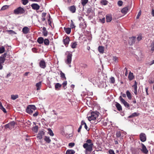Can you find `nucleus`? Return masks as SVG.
Returning <instances> with one entry per match:
<instances>
[{"mask_svg":"<svg viewBox=\"0 0 154 154\" xmlns=\"http://www.w3.org/2000/svg\"><path fill=\"white\" fill-rule=\"evenodd\" d=\"M86 143H84L83 145V147L85 149V154H91L93 150V143L92 140L90 139H88L86 140Z\"/></svg>","mask_w":154,"mask_h":154,"instance_id":"nucleus-1","label":"nucleus"},{"mask_svg":"<svg viewBox=\"0 0 154 154\" xmlns=\"http://www.w3.org/2000/svg\"><path fill=\"white\" fill-rule=\"evenodd\" d=\"M100 113L98 112H92L90 114H89L87 118L89 121L91 120H96L95 121V124L99 122L98 120V117L99 116Z\"/></svg>","mask_w":154,"mask_h":154,"instance_id":"nucleus-2","label":"nucleus"},{"mask_svg":"<svg viewBox=\"0 0 154 154\" xmlns=\"http://www.w3.org/2000/svg\"><path fill=\"white\" fill-rule=\"evenodd\" d=\"M25 12V10L21 7H18L15 9L14 11V13L16 14H23Z\"/></svg>","mask_w":154,"mask_h":154,"instance_id":"nucleus-3","label":"nucleus"},{"mask_svg":"<svg viewBox=\"0 0 154 154\" xmlns=\"http://www.w3.org/2000/svg\"><path fill=\"white\" fill-rule=\"evenodd\" d=\"M36 109L35 106L34 105H29L26 109V112L29 114H32L33 111Z\"/></svg>","mask_w":154,"mask_h":154,"instance_id":"nucleus-4","label":"nucleus"},{"mask_svg":"<svg viewBox=\"0 0 154 154\" xmlns=\"http://www.w3.org/2000/svg\"><path fill=\"white\" fill-rule=\"evenodd\" d=\"M119 99L120 100L121 103L123 104L126 107L129 109V104L122 98L121 96H119Z\"/></svg>","mask_w":154,"mask_h":154,"instance_id":"nucleus-5","label":"nucleus"},{"mask_svg":"<svg viewBox=\"0 0 154 154\" xmlns=\"http://www.w3.org/2000/svg\"><path fill=\"white\" fill-rule=\"evenodd\" d=\"M6 53H5L2 56L0 57V70L3 68L2 65L5 60V57Z\"/></svg>","mask_w":154,"mask_h":154,"instance_id":"nucleus-6","label":"nucleus"},{"mask_svg":"<svg viewBox=\"0 0 154 154\" xmlns=\"http://www.w3.org/2000/svg\"><path fill=\"white\" fill-rule=\"evenodd\" d=\"M72 54L70 53L68 54L67 56V59L65 61L66 63L68 64H70L72 61Z\"/></svg>","mask_w":154,"mask_h":154,"instance_id":"nucleus-7","label":"nucleus"},{"mask_svg":"<svg viewBox=\"0 0 154 154\" xmlns=\"http://www.w3.org/2000/svg\"><path fill=\"white\" fill-rule=\"evenodd\" d=\"M142 149H141V151L144 153L147 154L148 152V151L147 149L146 146L144 144L142 143H141Z\"/></svg>","mask_w":154,"mask_h":154,"instance_id":"nucleus-8","label":"nucleus"},{"mask_svg":"<svg viewBox=\"0 0 154 154\" xmlns=\"http://www.w3.org/2000/svg\"><path fill=\"white\" fill-rule=\"evenodd\" d=\"M140 139L142 142H144L146 140V137L145 134L141 133L140 135Z\"/></svg>","mask_w":154,"mask_h":154,"instance_id":"nucleus-9","label":"nucleus"},{"mask_svg":"<svg viewBox=\"0 0 154 154\" xmlns=\"http://www.w3.org/2000/svg\"><path fill=\"white\" fill-rule=\"evenodd\" d=\"M45 134V133L42 131H40L39 132V133L37 136V138L38 140H41L42 138V136Z\"/></svg>","mask_w":154,"mask_h":154,"instance_id":"nucleus-10","label":"nucleus"},{"mask_svg":"<svg viewBox=\"0 0 154 154\" xmlns=\"http://www.w3.org/2000/svg\"><path fill=\"white\" fill-rule=\"evenodd\" d=\"M32 9L34 10H38L39 9L40 6L37 4L33 3L31 5Z\"/></svg>","mask_w":154,"mask_h":154,"instance_id":"nucleus-11","label":"nucleus"},{"mask_svg":"<svg viewBox=\"0 0 154 154\" xmlns=\"http://www.w3.org/2000/svg\"><path fill=\"white\" fill-rule=\"evenodd\" d=\"M70 41L69 38L68 36H66V38L63 39V41L65 46L67 47Z\"/></svg>","mask_w":154,"mask_h":154,"instance_id":"nucleus-12","label":"nucleus"},{"mask_svg":"<svg viewBox=\"0 0 154 154\" xmlns=\"http://www.w3.org/2000/svg\"><path fill=\"white\" fill-rule=\"evenodd\" d=\"M40 66L42 68L45 69L46 67V64L44 60H41L39 63Z\"/></svg>","mask_w":154,"mask_h":154,"instance_id":"nucleus-13","label":"nucleus"},{"mask_svg":"<svg viewBox=\"0 0 154 154\" xmlns=\"http://www.w3.org/2000/svg\"><path fill=\"white\" fill-rule=\"evenodd\" d=\"M135 37H133L129 38L128 42L129 44L131 45L134 43L135 42Z\"/></svg>","mask_w":154,"mask_h":154,"instance_id":"nucleus-14","label":"nucleus"},{"mask_svg":"<svg viewBox=\"0 0 154 154\" xmlns=\"http://www.w3.org/2000/svg\"><path fill=\"white\" fill-rule=\"evenodd\" d=\"M30 29L27 27L25 26L23 27L22 29V32L24 34L28 33L29 32Z\"/></svg>","mask_w":154,"mask_h":154,"instance_id":"nucleus-15","label":"nucleus"},{"mask_svg":"<svg viewBox=\"0 0 154 154\" xmlns=\"http://www.w3.org/2000/svg\"><path fill=\"white\" fill-rule=\"evenodd\" d=\"M69 9L72 13L75 12L76 10V7L74 5H72L69 7Z\"/></svg>","mask_w":154,"mask_h":154,"instance_id":"nucleus-16","label":"nucleus"},{"mask_svg":"<svg viewBox=\"0 0 154 154\" xmlns=\"http://www.w3.org/2000/svg\"><path fill=\"white\" fill-rule=\"evenodd\" d=\"M121 132L120 131H117L116 134V136L117 138L120 137L121 140L123 139V136H121Z\"/></svg>","mask_w":154,"mask_h":154,"instance_id":"nucleus-17","label":"nucleus"},{"mask_svg":"<svg viewBox=\"0 0 154 154\" xmlns=\"http://www.w3.org/2000/svg\"><path fill=\"white\" fill-rule=\"evenodd\" d=\"M116 104L115 105V106L117 110L119 111L122 110V108L121 105L119 103L117 102H116Z\"/></svg>","mask_w":154,"mask_h":154,"instance_id":"nucleus-18","label":"nucleus"},{"mask_svg":"<svg viewBox=\"0 0 154 154\" xmlns=\"http://www.w3.org/2000/svg\"><path fill=\"white\" fill-rule=\"evenodd\" d=\"M60 75L61 79L62 80L66 79V78L65 76V74L61 71H60Z\"/></svg>","mask_w":154,"mask_h":154,"instance_id":"nucleus-19","label":"nucleus"},{"mask_svg":"<svg viewBox=\"0 0 154 154\" xmlns=\"http://www.w3.org/2000/svg\"><path fill=\"white\" fill-rule=\"evenodd\" d=\"M128 10V7H127L122 8L121 10V12L122 13L125 14H126Z\"/></svg>","mask_w":154,"mask_h":154,"instance_id":"nucleus-20","label":"nucleus"},{"mask_svg":"<svg viewBox=\"0 0 154 154\" xmlns=\"http://www.w3.org/2000/svg\"><path fill=\"white\" fill-rule=\"evenodd\" d=\"M42 33L45 36H47L48 34V32L46 30V29L45 27H43L42 29Z\"/></svg>","mask_w":154,"mask_h":154,"instance_id":"nucleus-21","label":"nucleus"},{"mask_svg":"<svg viewBox=\"0 0 154 154\" xmlns=\"http://www.w3.org/2000/svg\"><path fill=\"white\" fill-rule=\"evenodd\" d=\"M42 85V82L40 81L37 83L35 84V86L37 87V90H39Z\"/></svg>","mask_w":154,"mask_h":154,"instance_id":"nucleus-22","label":"nucleus"},{"mask_svg":"<svg viewBox=\"0 0 154 154\" xmlns=\"http://www.w3.org/2000/svg\"><path fill=\"white\" fill-rule=\"evenodd\" d=\"M106 21L107 22H110L112 19V17L111 15H106Z\"/></svg>","mask_w":154,"mask_h":154,"instance_id":"nucleus-23","label":"nucleus"},{"mask_svg":"<svg viewBox=\"0 0 154 154\" xmlns=\"http://www.w3.org/2000/svg\"><path fill=\"white\" fill-rule=\"evenodd\" d=\"M44 39L43 37H40L38 38L37 41L39 44H42L44 42Z\"/></svg>","mask_w":154,"mask_h":154,"instance_id":"nucleus-24","label":"nucleus"},{"mask_svg":"<svg viewBox=\"0 0 154 154\" xmlns=\"http://www.w3.org/2000/svg\"><path fill=\"white\" fill-rule=\"evenodd\" d=\"M139 113H138L136 112H135L132 113L130 116H128V118H133L134 117L138 116L139 115Z\"/></svg>","mask_w":154,"mask_h":154,"instance_id":"nucleus-25","label":"nucleus"},{"mask_svg":"<svg viewBox=\"0 0 154 154\" xmlns=\"http://www.w3.org/2000/svg\"><path fill=\"white\" fill-rule=\"evenodd\" d=\"M98 50L101 53H103L104 51V48L103 46H99L98 47Z\"/></svg>","mask_w":154,"mask_h":154,"instance_id":"nucleus-26","label":"nucleus"},{"mask_svg":"<svg viewBox=\"0 0 154 154\" xmlns=\"http://www.w3.org/2000/svg\"><path fill=\"white\" fill-rule=\"evenodd\" d=\"M44 139L45 141L48 143H50L51 142V140L50 139L49 137L45 136Z\"/></svg>","mask_w":154,"mask_h":154,"instance_id":"nucleus-27","label":"nucleus"},{"mask_svg":"<svg viewBox=\"0 0 154 154\" xmlns=\"http://www.w3.org/2000/svg\"><path fill=\"white\" fill-rule=\"evenodd\" d=\"M67 34H69L71 32V28H64Z\"/></svg>","mask_w":154,"mask_h":154,"instance_id":"nucleus-28","label":"nucleus"},{"mask_svg":"<svg viewBox=\"0 0 154 154\" xmlns=\"http://www.w3.org/2000/svg\"><path fill=\"white\" fill-rule=\"evenodd\" d=\"M126 94L129 100H131L132 98V96L131 93L128 90L126 92Z\"/></svg>","mask_w":154,"mask_h":154,"instance_id":"nucleus-29","label":"nucleus"},{"mask_svg":"<svg viewBox=\"0 0 154 154\" xmlns=\"http://www.w3.org/2000/svg\"><path fill=\"white\" fill-rule=\"evenodd\" d=\"M128 79L130 80H131L134 78V76L133 75V73L131 72L129 73L128 76Z\"/></svg>","mask_w":154,"mask_h":154,"instance_id":"nucleus-30","label":"nucleus"},{"mask_svg":"<svg viewBox=\"0 0 154 154\" xmlns=\"http://www.w3.org/2000/svg\"><path fill=\"white\" fill-rule=\"evenodd\" d=\"M75 153V152L73 150H67L66 151V154H74Z\"/></svg>","mask_w":154,"mask_h":154,"instance_id":"nucleus-31","label":"nucleus"},{"mask_svg":"<svg viewBox=\"0 0 154 154\" xmlns=\"http://www.w3.org/2000/svg\"><path fill=\"white\" fill-rule=\"evenodd\" d=\"M109 82L111 84H114L115 82V79L114 77H111L109 78Z\"/></svg>","mask_w":154,"mask_h":154,"instance_id":"nucleus-32","label":"nucleus"},{"mask_svg":"<svg viewBox=\"0 0 154 154\" xmlns=\"http://www.w3.org/2000/svg\"><path fill=\"white\" fill-rule=\"evenodd\" d=\"M44 43L46 46H48L49 45L50 42L48 39H45L44 40Z\"/></svg>","mask_w":154,"mask_h":154,"instance_id":"nucleus-33","label":"nucleus"},{"mask_svg":"<svg viewBox=\"0 0 154 154\" xmlns=\"http://www.w3.org/2000/svg\"><path fill=\"white\" fill-rule=\"evenodd\" d=\"M62 85L59 83H57L55 85V88L56 90H57L59 88L61 87Z\"/></svg>","mask_w":154,"mask_h":154,"instance_id":"nucleus-34","label":"nucleus"},{"mask_svg":"<svg viewBox=\"0 0 154 154\" xmlns=\"http://www.w3.org/2000/svg\"><path fill=\"white\" fill-rule=\"evenodd\" d=\"M81 1L82 5L84 6L88 3V0H81Z\"/></svg>","mask_w":154,"mask_h":154,"instance_id":"nucleus-35","label":"nucleus"},{"mask_svg":"<svg viewBox=\"0 0 154 154\" xmlns=\"http://www.w3.org/2000/svg\"><path fill=\"white\" fill-rule=\"evenodd\" d=\"M9 124L10 127L12 128V129L14 128L15 124V122L14 121H12L10 123H8Z\"/></svg>","mask_w":154,"mask_h":154,"instance_id":"nucleus-36","label":"nucleus"},{"mask_svg":"<svg viewBox=\"0 0 154 154\" xmlns=\"http://www.w3.org/2000/svg\"><path fill=\"white\" fill-rule=\"evenodd\" d=\"M101 4L103 5H106L108 4V2L106 0H102L100 2Z\"/></svg>","mask_w":154,"mask_h":154,"instance_id":"nucleus-37","label":"nucleus"},{"mask_svg":"<svg viewBox=\"0 0 154 154\" xmlns=\"http://www.w3.org/2000/svg\"><path fill=\"white\" fill-rule=\"evenodd\" d=\"M70 27H71V28L72 29L75 28V24L74 23V22L72 20H71Z\"/></svg>","mask_w":154,"mask_h":154,"instance_id":"nucleus-38","label":"nucleus"},{"mask_svg":"<svg viewBox=\"0 0 154 154\" xmlns=\"http://www.w3.org/2000/svg\"><path fill=\"white\" fill-rule=\"evenodd\" d=\"M77 44L76 42H74L72 43H71V48H76V46L77 45Z\"/></svg>","mask_w":154,"mask_h":154,"instance_id":"nucleus-39","label":"nucleus"},{"mask_svg":"<svg viewBox=\"0 0 154 154\" xmlns=\"http://www.w3.org/2000/svg\"><path fill=\"white\" fill-rule=\"evenodd\" d=\"M18 97V96L17 95H11V99L13 100H15Z\"/></svg>","mask_w":154,"mask_h":154,"instance_id":"nucleus-40","label":"nucleus"},{"mask_svg":"<svg viewBox=\"0 0 154 154\" xmlns=\"http://www.w3.org/2000/svg\"><path fill=\"white\" fill-rule=\"evenodd\" d=\"M5 51V47L3 46L0 47V54L4 53Z\"/></svg>","mask_w":154,"mask_h":154,"instance_id":"nucleus-41","label":"nucleus"},{"mask_svg":"<svg viewBox=\"0 0 154 154\" xmlns=\"http://www.w3.org/2000/svg\"><path fill=\"white\" fill-rule=\"evenodd\" d=\"M38 127L37 125H36L34 127H33L32 128V130L35 132H37L38 131Z\"/></svg>","mask_w":154,"mask_h":154,"instance_id":"nucleus-42","label":"nucleus"},{"mask_svg":"<svg viewBox=\"0 0 154 154\" xmlns=\"http://www.w3.org/2000/svg\"><path fill=\"white\" fill-rule=\"evenodd\" d=\"M48 134L51 136H53L54 135V134L51 129L48 128Z\"/></svg>","mask_w":154,"mask_h":154,"instance_id":"nucleus-43","label":"nucleus"},{"mask_svg":"<svg viewBox=\"0 0 154 154\" xmlns=\"http://www.w3.org/2000/svg\"><path fill=\"white\" fill-rule=\"evenodd\" d=\"M7 32L9 34H16L17 33L12 30H8Z\"/></svg>","mask_w":154,"mask_h":154,"instance_id":"nucleus-44","label":"nucleus"},{"mask_svg":"<svg viewBox=\"0 0 154 154\" xmlns=\"http://www.w3.org/2000/svg\"><path fill=\"white\" fill-rule=\"evenodd\" d=\"M22 4L24 5L27 4L28 2V0H21Z\"/></svg>","mask_w":154,"mask_h":154,"instance_id":"nucleus-45","label":"nucleus"},{"mask_svg":"<svg viewBox=\"0 0 154 154\" xmlns=\"http://www.w3.org/2000/svg\"><path fill=\"white\" fill-rule=\"evenodd\" d=\"M0 109L2 110L4 113H6L7 112L6 110V109L3 106H2L0 107Z\"/></svg>","mask_w":154,"mask_h":154,"instance_id":"nucleus-46","label":"nucleus"},{"mask_svg":"<svg viewBox=\"0 0 154 154\" xmlns=\"http://www.w3.org/2000/svg\"><path fill=\"white\" fill-rule=\"evenodd\" d=\"M132 87L134 88V90L137 89V84L136 81L135 82L134 84L132 86Z\"/></svg>","mask_w":154,"mask_h":154,"instance_id":"nucleus-47","label":"nucleus"},{"mask_svg":"<svg viewBox=\"0 0 154 154\" xmlns=\"http://www.w3.org/2000/svg\"><path fill=\"white\" fill-rule=\"evenodd\" d=\"M93 12V10L92 8H89L88 9L87 11V13L88 14H90L91 13H92Z\"/></svg>","mask_w":154,"mask_h":154,"instance_id":"nucleus-48","label":"nucleus"},{"mask_svg":"<svg viewBox=\"0 0 154 154\" xmlns=\"http://www.w3.org/2000/svg\"><path fill=\"white\" fill-rule=\"evenodd\" d=\"M5 129L9 128L10 129H12V128L10 127L9 124L8 123L5 125Z\"/></svg>","mask_w":154,"mask_h":154,"instance_id":"nucleus-49","label":"nucleus"},{"mask_svg":"<svg viewBox=\"0 0 154 154\" xmlns=\"http://www.w3.org/2000/svg\"><path fill=\"white\" fill-rule=\"evenodd\" d=\"M67 84V82L66 81H64L62 84L63 87L64 88V89H66V88H65V87L66 86Z\"/></svg>","mask_w":154,"mask_h":154,"instance_id":"nucleus-50","label":"nucleus"},{"mask_svg":"<svg viewBox=\"0 0 154 154\" xmlns=\"http://www.w3.org/2000/svg\"><path fill=\"white\" fill-rule=\"evenodd\" d=\"M112 60L114 61L117 62L118 61V58L116 56H113Z\"/></svg>","mask_w":154,"mask_h":154,"instance_id":"nucleus-51","label":"nucleus"},{"mask_svg":"<svg viewBox=\"0 0 154 154\" xmlns=\"http://www.w3.org/2000/svg\"><path fill=\"white\" fill-rule=\"evenodd\" d=\"M8 5H4L2 7L1 9L2 10H4L6 9L7 8H8Z\"/></svg>","mask_w":154,"mask_h":154,"instance_id":"nucleus-52","label":"nucleus"},{"mask_svg":"<svg viewBox=\"0 0 154 154\" xmlns=\"http://www.w3.org/2000/svg\"><path fill=\"white\" fill-rule=\"evenodd\" d=\"M108 152L109 154H116L114 150L112 149H110Z\"/></svg>","mask_w":154,"mask_h":154,"instance_id":"nucleus-53","label":"nucleus"},{"mask_svg":"<svg viewBox=\"0 0 154 154\" xmlns=\"http://www.w3.org/2000/svg\"><path fill=\"white\" fill-rule=\"evenodd\" d=\"M49 18L48 20V24L49 25L51 26V19H50V18H51L49 14Z\"/></svg>","mask_w":154,"mask_h":154,"instance_id":"nucleus-54","label":"nucleus"},{"mask_svg":"<svg viewBox=\"0 0 154 154\" xmlns=\"http://www.w3.org/2000/svg\"><path fill=\"white\" fill-rule=\"evenodd\" d=\"M123 4V2L122 1H119L118 2V5L119 6H121Z\"/></svg>","mask_w":154,"mask_h":154,"instance_id":"nucleus-55","label":"nucleus"},{"mask_svg":"<svg viewBox=\"0 0 154 154\" xmlns=\"http://www.w3.org/2000/svg\"><path fill=\"white\" fill-rule=\"evenodd\" d=\"M142 37L141 35H139L137 38V39L138 41H140L142 39Z\"/></svg>","mask_w":154,"mask_h":154,"instance_id":"nucleus-56","label":"nucleus"},{"mask_svg":"<svg viewBox=\"0 0 154 154\" xmlns=\"http://www.w3.org/2000/svg\"><path fill=\"white\" fill-rule=\"evenodd\" d=\"M141 11L140 10V11L139 12L137 16L136 19H139V17L141 15Z\"/></svg>","mask_w":154,"mask_h":154,"instance_id":"nucleus-57","label":"nucleus"},{"mask_svg":"<svg viewBox=\"0 0 154 154\" xmlns=\"http://www.w3.org/2000/svg\"><path fill=\"white\" fill-rule=\"evenodd\" d=\"M75 145V143H70L69 144V146L72 147Z\"/></svg>","mask_w":154,"mask_h":154,"instance_id":"nucleus-58","label":"nucleus"},{"mask_svg":"<svg viewBox=\"0 0 154 154\" xmlns=\"http://www.w3.org/2000/svg\"><path fill=\"white\" fill-rule=\"evenodd\" d=\"M151 50L152 51H154V43L151 45Z\"/></svg>","mask_w":154,"mask_h":154,"instance_id":"nucleus-59","label":"nucleus"},{"mask_svg":"<svg viewBox=\"0 0 154 154\" xmlns=\"http://www.w3.org/2000/svg\"><path fill=\"white\" fill-rule=\"evenodd\" d=\"M149 82L150 84H152L154 83V80L152 81L151 79H149Z\"/></svg>","mask_w":154,"mask_h":154,"instance_id":"nucleus-60","label":"nucleus"},{"mask_svg":"<svg viewBox=\"0 0 154 154\" xmlns=\"http://www.w3.org/2000/svg\"><path fill=\"white\" fill-rule=\"evenodd\" d=\"M85 124H86V123L84 121L82 120L81 122V125H80L82 126V125H85Z\"/></svg>","mask_w":154,"mask_h":154,"instance_id":"nucleus-61","label":"nucleus"},{"mask_svg":"<svg viewBox=\"0 0 154 154\" xmlns=\"http://www.w3.org/2000/svg\"><path fill=\"white\" fill-rule=\"evenodd\" d=\"M84 127L85 129L88 131L89 130V128H88V127L87 126V125L86 124H85V125H84Z\"/></svg>","mask_w":154,"mask_h":154,"instance_id":"nucleus-62","label":"nucleus"},{"mask_svg":"<svg viewBox=\"0 0 154 154\" xmlns=\"http://www.w3.org/2000/svg\"><path fill=\"white\" fill-rule=\"evenodd\" d=\"M38 115V112L37 111L36 112H35V113H34L33 116L34 117H36Z\"/></svg>","mask_w":154,"mask_h":154,"instance_id":"nucleus-63","label":"nucleus"},{"mask_svg":"<svg viewBox=\"0 0 154 154\" xmlns=\"http://www.w3.org/2000/svg\"><path fill=\"white\" fill-rule=\"evenodd\" d=\"M105 18H103L101 20V22L102 23H105Z\"/></svg>","mask_w":154,"mask_h":154,"instance_id":"nucleus-64","label":"nucleus"}]
</instances>
